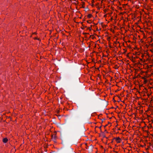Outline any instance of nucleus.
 Returning a JSON list of instances; mask_svg holds the SVG:
<instances>
[{
    "instance_id": "22",
    "label": "nucleus",
    "mask_w": 153,
    "mask_h": 153,
    "mask_svg": "<svg viewBox=\"0 0 153 153\" xmlns=\"http://www.w3.org/2000/svg\"><path fill=\"white\" fill-rule=\"evenodd\" d=\"M84 34H86L87 33H84Z\"/></svg>"
},
{
    "instance_id": "19",
    "label": "nucleus",
    "mask_w": 153,
    "mask_h": 153,
    "mask_svg": "<svg viewBox=\"0 0 153 153\" xmlns=\"http://www.w3.org/2000/svg\"><path fill=\"white\" fill-rule=\"evenodd\" d=\"M101 126H100V127H99V128L100 129H101Z\"/></svg>"
},
{
    "instance_id": "24",
    "label": "nucleus",
    "mask_w": 153,
    "mask_h": 153,
    "mask_svg": "<svg viewBox=\"0 0 153 153\" xmlns=\"http://www.w3.org/2000/svg\"><path fill=\"white\" fill-rule=\"evenodd\" d=\"M120 105H122V106H123V105H122V104H120Z\"/></svg>"
},
{
    "instance_id": "17",
    "label": "nucleus",
    "mask_w": 153,
    "mask_h": 153,
    "mask_svg": "<svg viewBox=\"0 0 153 153\" xmlns=\"http://www.w3.org/2000/svg\"><path fill=\"white\" fill-rule=\"evenodd\" d=\"M127 139L125 137V140Z\"/></svg>"
},
{
    "instance_id": "14",
    "label": "nucleus",
    "mask_w": 153,
    "mask_h": 153,
    "mask_svg": "<svg viewBox=\"0 0 153 153\" xmlns=\"http://www.w3.org/2000/svg\"><path fill=\"white\" fill-rule=\"evenodd\" d=\"M127 5V4H125V7L126 6V5Z\"/></svg>"
},
{
    "instance_id": "5",
    "label": "nucleus",
    "mask_w": 153,
    "mask_h": 153,
    "mask_svg": "<svg viewBox=\"0 0 153 153\" xmlns=\"http://www.w3.org/2000/svg\"><path fill=\"white\" fill-rule=\"evenodd\" d=\"M52 139H53L54 140H56V135H53L52 136Z\"/></svg>"
},
{
    "instance_id": "12",
    "label": "nucleus",
    "mask_w": 153,
    "mask_h": 153,
    "mask_svg": "<svg viewBox=\"0 0 153 153\" xmlns=\"http://www.w3.org/2000/svg\"><path fill=\"white\" fill-rule=\"evenodd\" d=\"M126 121L127 122V120H126V118H125V122Z\"/></svg>"
},
{
    "instance_id": "21",
    "label": "nucleus",
    "mask_w": 153,
    "mask_h": 153,
    "mask_svg": "<svg viewBox=\"0 0 153 153\" xmlns=\"http://www.w3.org/2000/svg\"><path fill=\"white\" fill-rule=\"evenodd\" d=\"M123 125L124 126V122H123Z\"/></svg>"
},
{
    "instance_id": "2",
    "label": "nucleus",
    "mask_w": 153,
    "mask_h": 153,
    "mask_svg": "<svg viewBox=\"0 0 153 153\" xmlns=\"http://www.w3.org/2000/svg\"><path fill=\"white\" fill-rule=\"evenodd\" d=\"M124 12H121L120 13V17H121V18L122 19H123V22H124V20L123 19V17L122 16L123 14L124 13Z\"/></svg>"
},
{
    "instance_id": "16",
    "label": "nucleus",
    "mask_w": 153,
    "mask_h": 153,
    "mask_svg": "<svg viewBox=\"0 0 153 153\" xmlns=\"http://www.w3.org/2000/svg\"><path fill=\"white\" fill-rule=\"evenodd\" d=\"M125 105H126V104H125ZM126 106H125V109H126Z\"/></svg>"
},
{
    "instance_id": "8",
    "label": "nucleus",
    "mask_w": 153,
    "mask_h": 153,
    "mask_svg": "<svg viewBox=\"0 0 153 153\" xmlns=\"http://www.w3.org/2000/svg\"><path fill=\"white\" fill-rule=\"evenodd\" d=\"M119 9L120 10H122L123 9L122 7H119Z\"/></svg>"
},
{
    "instance_id": "20",
    "label": "nucleus",
    "mask_w": 153,
    "mask_h": 153,
    "mask_svg": "<svg viewBox=\"0 0 153 153\" xmlns=\"http://www.w3.org/2000/svg\"><path fill=\"white\" fill-rule=\"evenodd\" d=\"M105 131H106L107 133H108V132L106 131V130H105Z\"/></svg>"
},
{
    "instance_id": "13",
    "label": "nucleus",
    "mask_w": 153,
    "mask_h": 153,
    "mask_svg": "<svg viewBox=\"0 0 153 153\" xmlns=\"http://www.w3.org/2000/svg\"><path fill=\"white\" fill-rule=\"evenodd\" d=\"M123 40L124 41V36L123 37Z\"/></svg>"
},
{
    "instance_id": "18",
    "label": "nucleus",
    "mask_w": 153,
    "mask_h": 153,
    "mask_svg": "<svg viewBox=\"0 0 153 153\" xmlns=\"http://www.w3.org/2000/svg\"><path fill=\"white\" fill-rule=\"evenodd\" d=\"M119 98H120L119 101H120V100H121V99H120V97H119Z\"/></svg>"
},
{
    "instance_id": "15",
    "label": "nucleus",
    "mask_w": 153,
    "mask_h": 153,
    "mask_svg": "<svg viewBox=\"0 0 153 153\" xmlns=\"http://www.w3.org/2000/svg\"><path fill=\"white\" fill-rule=\"evenodd\" d=\"M107 126V125H106L105 126H104V127H105L106 126Z\"/></svg>"
},
{
    "instance_id": "7",
    "label": "nucleus",
    "mask_w": 153,
    "mask_h": 153,
    "mask_svg": "<svg viewBox=\"0 0 153 153\" xmlns=\"http://www.w3.org/2000/svg\"><path fill=\"white\" fill-rule=\"evenodd\" d=\"M120 95L122 97H123L124 96V95L123 94V92L122 93H121Z\"/></svg>"
},
{
    "instance_id": "6",
    "label": "nucleus",
    "mask_w": 153,
    "mask_h": 153,
    "mask_svg": "<svg viewBox=\"0 0 153 153\" xmlns=\"http://www.w3.org/2000/svg\"><path fill=\"white\" fill-rule=\"evenodd\" d=\"M92 15L91 14H90L88 15V17L89 18H90L92 17Z\"/></svg>"
},
{
    "instance_id": "9",
    "label": "nucleus",
    "mask_w": 153,
    "mask_h": 153,
    "mask_svg": "<svg viewBox=\"0 0 153 153\" xmlns=\"http://www.w3.org/2000/svg\"><path fill=\"white\" fill-rule=\"evenodd\" d=\"M88 29L89 30H91V28L90 27H88Z\"/></svg>"
},
{
    "instance_id": "26",
    "label": "nucleus",
    "mask_w": 153,
    "mask_h": 153,
    "mask_svg": "<svg viewBox=\"0 0 153 153\" xmlns=\"http://www.w3.org/2000/svg\"><path fill=\"white\" fill-rule=\"evenodd\" d=\"M125 53H126V50H125Z\"/></svg>"
},
{
    "instance_id": "1",
    "label": "nucleus",
    "mask_w": 153,
    "mask_h": 153,
    "mask_svg": "<svg viewBox=\"0 0 153 153\" xmlns=\"http://www.w3.org/2000/svg\"><path fill=\"white\" fill-rule=\"evenodd\" d=\"M116 141L118 143H120L122 141V139L119 137H117L116 138Z\"/></svg>"
},
{
    "instance_id": "25",
    "label": "nucleus",
    "mask_w": 153,
    "mask_h": 153,
    "mask_svg": "<svg viewBox=\"0 0 153 153\" xmlns=\"http://www.w3.org/2000/svg\"><path fill=\"white\" fill-rule=\"evenodd\" d=\"M126 19V17H125V19ZM125 21H126V20H125Z\"/></svg>"
},
{
    "instance_id": "28",
    "label": "nucleus",
    "mask_w": 153,
    "mask_h": 153,
    "mask_svg": "<svg viewBox=\"0 0 153 153\" xmlns=\"http://www.w3.org/2000/svg\"><path fill=\"white\" fill-rule=\"evenodd\" d=\"M126 12L125 11V13H126Z\"/></svg>"
},
{
    "instance_id": "10",
    "label": "nucleus",
    "mask_w": 153,
    "mask_h": 153,
    "mask_svg": "<svg viewBox=\"0 0 153 153\" xmlns=\"http://www.w3.org/2000/svg\"><path fill=\"white\" fill-rule=\"evenodd\" d=\"M122 114V116L124 117V114L123 113H122L121 114Z\"/></svg>"
},
{
    "instance_id": "30",
    "label": "nucleus",
    "mask_w": 153,
    "mask_h": 153,
    "mask_svg": "<svg viewBox=\"0 0 153 153\" xmlns=\"http://www.w3.org/2000/svg\"><path fill=\"white\" fill-rule=\"evenodd\" d=\"M123 45H124V43H123Z\"/></svg>"
},
{
    "instance_id": "11",
    "label": "nucleus",
    "mask_w": 153,
    "mask_h": 153,
    "mask_svg": "<svg viewBox=\"0 0 153 153\" xmlns=\"http://www.w3.org/2000/svg\"><path fill=\"white\" fill-rule=\"evenodd\" d=\"M122 102H123V103H124V100L122 101Z\"/></svg>"
},
{
    "instance_id": "27",
    "label": "nucleus",
    "mask_w": 153,
    "mask_h": 153,
    "mask_svg": "<svg viewBox=\"0 0 153 153\" xmlns=\"http://www.w3.org/2000/svg\"><path fill=\"white\" fill-rule=\"evenodd\" d=\"M103 119V120H105V118Z\"/></svg>"
},
{
    "instance_id": "29",
    "label": "nucleus",
    "mask_w": 153,
    "mask_h": 153,
    "mask_svg": "<svg viewBox=\"0 0 153 153\" xmlns=\"http://www.w3.org/2000/svg\"><path fill=\"white\" fill-rule=\"evenodd\" d=\"M126 30H125V33L126 32Z\"/></svg>"
},
{
    "instance_id": "4",
    "label": "nucleus",
    "mask_w": 153,
    "mask_h": 153,
    "mask_svg": "<svg viewBox=\"0 0 153 153\" xmlns=\"http://www.w3.org/2000/svg\"><path fill=\"white\" fill-rule=\"evenodd\" d=\"M92 148H93V146L92 145H91L88 148V149H89L90 151L91 152L92 151Z\"/></svg>"
},
{
    "instance_id": "23",
    "label": "nucleus",
    "mask_w": 153,
    "mask_h": 153,
    "mask_svg": "<svg viewBox=\"0 0 153 153\" xmlns=\"http://www.w3.org/2000/svg\"><path fill=\"white\" fill-rule=\"evenodd\" d=\"M125 43H126L127 44L126 42V41H125Z\"/></svg>"
},
{
    "instance_id": "3",
    "label": "nucleus",
    "mask_w": 153,
    "mask_h": 153,
    "mask_svg": "<svg viewBox=\"0 0 153 153\" xmlns=\"http://www.w3.org/2000/svg\"><path fill=\"white\" fill-rule=\"evenodd\" d=\"M7 141H8V139L6 138L3 139V142L5 143H7Z\"/></svg>"
}]
</instances>
